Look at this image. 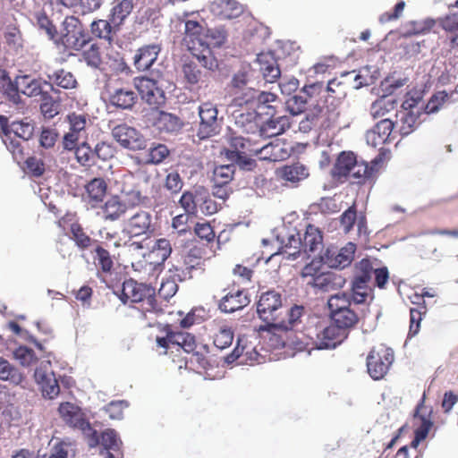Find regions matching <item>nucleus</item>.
I'll list each match as a JSON object with an SVG mask.
<instances>
[{"label":"nucleus","instance_id":"nucleus-18","mask_svg":"<svg viewBox=\"0 0 458 458\" xmlns=\"http://www.w3.org/2000/svg\"><path fill=\"white\" fill-rule=\"evenodd\" d=\"M403 110L399 111L396 114L395 122L402 136L411 134L420 123V110L415 104L408 101L403 104Z\"/></svg>","mask_w":458,"mask_h":458},{"label":"nucleus","instance_id":"nucleus-47","mask_svg":"<svg viewBox=\"0 0 458 458\" xmlns=\"http://www.w3.org/2000/svg\"><path fill=\"white\" fill-rule=\"evenodd\" d=\"M226 38L227 33L223 27L208 29L207 34H204V47H200V48L208 47L210 49V46L219 47L225 42Z\"/></svg>","mask_w":458,"mask_h":458},{"label":"nucleus","instance_id":"nucleus-22","mask_svg":"<svg viewBox=\"0 0 458 458\" xmlns=\"http://www.w3.org/2000/svg\"><path fill=\"white\" fill-rule=\"evenodd\" d=\"M382 161L383 157L381 155L377 156L370 164L364 161H357L349 176L357 179L358 183L365 182L367 181L372 182L376 177L379 165Z\"/></svg>","mask_w":458,"mask_h":458},{"label":"nucleus","instance_id":"nucleus-34","mask_svg":"<svg viewBox=\"0 0 458 458\" xmlns=\"http://www.w3.org/2000/svg\"><path fill=\"white\" fill-rule=\"evenodd\" d=\"M137 94L130 89H116L110 95V103L121 109H131L137 100Z\"/></svg>","mask_w":458,"mask_h":458},{"label":"nucleus","instance_id":"nucleus-21","mask_svg":"<svg viewBox=\"0 0 458 458\" xmlns=\"http://www.w3.org/2000/svg\"><path fill=\"white\" fill-rule=\"evenodd\" d=\"M277 176L284 181L286 184L293 187L307 179L310 175L309 168L300 162L291 163L279 167L276 170Z\"/></svg>","mask_w":458,"mask_h":458},{"label":"nucleus","instance_id":"nucleus-60","mask_svg":"<svg viewBox=\"0 0 458 458\" xmlns=\"http://www.w3.org/2000/svg\"><path fill=\"white\" fill-rule=\"evenodd\" d=\"M120 198L124 203L126 209L144 203L147 199L138 189L123 190Z\"/></svg>","mask_w":458,"mask_h":458},{"label":"nucleus","instance_id":"nucleus-57","mask_svg":"<svg viewBox=\"0 0 458 458\" xmlns=\"http://www.w3.org/2000/svg\"><path fill=\"white\" fill-rule=\"evenodd\" d=\"M94 253L95 264L98 266L103 272H110L113 267V260L108 250L98 244L94 249Z\"/></svg>","mask_w":458,"mask_h":458},{"label":"nucleus","instance_id":"nucleus-59","mask_svg":"<svg viewBox=\"0 0 458 458\" xmlns=\"http://www.w3.org/2000/svg\"><path fill=\"white\" fill-rule=\"evenodd\" d=\"M98 444H101L105 449L106 450H114L117 451L119 449L121 440L118 437V435L114 429H106L102 432L101 437H98V443L95 445L97 446Z\"/></svg>","mask_w":458,"mask_h":458},{"label":"nucleus","instance_id":"nucleus-32","mask_svg":"<svg viewBox=\"0 0 458 458\" xmlns=\"http://www.w3.org/2000/svg\"><path fill=\"white\" fill-rule=\"evenodd\" d=\"M155 125L160 131L174 133L179 131L183 123L177 115L160 111L156 117Z\"/></svg>","mask_w":458,"mask_h":458},{"label":"nucleus","instance_id":"nucleus-31","mask_svg":"<svg viewBox=\"0 0 458 458\" xmlns=\"http://www.w3.org/2000/svg\"><path fill=\"white\" fill-rule=\"evenodd\" d=\"M47 79L49 81H44L43 83L48 85L51 90L55 92H57L54 87L55 85L68 89L74 88L77 83L72 73L63 69L48 73Z\"/></svg>","mask_w":458,"mask_h":458},{"label":"nucleus","instance_id":"nucleus-51","mask_svg":"<svg viewBox=\"0 0 458 458\" xmlns=\"http://www.w3.org/2000/svg\"><path fill=\"white\" fill-rule=\"evenodd\" d=\"M425 398H426V395L424 394L422 398H421V400H420V402L418 403V405H417V407L415 409V412H414V418H418L420 420V424L415 429L414 434H417V435L420 436L423 438L427 437L430 428L433 426V422H432V420L429 418L432 411H429L428 416L420 413V409L424 405Z\"/></svg>","mask_w":458,"mask_h":458},{"label":"nucleus","instance_id":"nucleus-38","mask_svg":"<svg viewBox=\"0 0 458 458\" xmlns=\"http://www.w3.org/2000/svg\"><path fill=\"white\" fill-rule=\"evenodd\" d=\"M375 263H377L376 259H371L368 258L355 263L352 280L369 284L375 270Z\"/></svg>","mask_w":458,"mask_h":458},{"label":"nucleus","instance_id":"nucleus-35","mask_svg":"<svg viewBox=\"0 0 458 458\" xmlns=\"http://www.w3.org/2000/svg\"><path fill=\"white\" fill-rule=\"evenodd\" d=\"M251 100L257 102V108L259 114H265L268 116H274L276 114L275 106L271 103L275 102L276 97L275 94L266 91H259L255 89V94L251 96Z\"/></svg>","mask_w":458,"mask_h":458},{"label":"nucleus","instance_id":"nucleus-2","mask_svg":"<svg viewBox=\"0 0 458 458\" xmlns=\"http://www.w3.org/2000/svg\"><path fill=\"white\" fill-rule=\"evenodd\" d=\"M276 239L280 245V253L286 254L288 259H296L301 251L310 256L311 253L322 249L323 237L321 232L314 225H309L305 233L295 227H281L276 230Z\"/></svg>","mask_w":458,"mask_h":458},{"label":"nucleus","instance_id":"nucleus-24","mask_svg":"<svg viewBox=\"0 0 458 458\" xmlns=\"http://www.w3.org/2000/svg\"><path fill=\"white\" fill-rule=\"evenodd\" d=\"M210 11L222 19L231 20L239 17L244 8L236 0H214L210 4Z\"/></svg>","mask_w":458,"mask_h":458},{"label":"nucleus","instance_id":"nucleus-7","mask_svg":"<svg viewBox=\"0 0 458 458\" xmlns=\"http://www.w3.org/2000/svg\"><path fill=\"white\" fill-rule=\"evenodd\" d=\"M156 231L154 216L149 211L140 210L125 222L123 232L131 238H150Z\"/></svg>","mask_w":458,"mask_h":458},{"label":"nucleus","instance_id":"nucleus-26","mask_svg":"<svg viewBox=\"0 0 458 458\" xmlns=\"http://www.w3.org/2000/svg\"><path fill=\"white\" fill-rule=\"evenodd\" d=\"M184 40L191 51H198L199 47H204V27L198 21L188 20L184 24Z\"/></svg>","mask_w":458,"mask_h":458},{"label":"nucleus","instance_id":"nucleus-40","mask_svg":"<svg viewBox=\"0 0 458 458\" xmlns=\"http://www.w3.org/2000/svg\"><path fill=\"white\" fill-rule=\"evenodd\" d=\"M0 380L20 385L23 381V375L18 368L0 357Z\"/></svg>","mask_w":458,"mask_h":458},{"label":"nucleus","instance_id":"nucleus-13","mask_svg":"<svg viewBox=\"0 0 458 458\" xmlns=\"http://www.w3.org/2000/svg\"><path fill=\"white\" fill-rule=\"evenodd\" d=\"M34 377L44 397L53 400L59 394L60 386L55 374L51 369L50 360L41 361L35 369Z\"/></svg>","mask_w":458,"mask_h":458},{"label":"nucleus","instance_id":"nucleus-20","mask_svg":"<svg viewBox=\"0 0 458 458\" xmlns=\"http://www.w3.org/2000/svg\"><path fill=\"white\" fill-rule=\"evenodd\" d=\"M345 284V279L335 272H323L316 276L308 287L313 289L315 293H324L339 290Z\"/></svg>","mask_w":458,"mask_h":458},{"label":"nucleus","instance_id":"nucleus-8","mask_svg":"<svg viewBox=\"0 0 458 458\" xmlns=\"http://www.w3.org/2000/svg\"><path fill=\"white\" fill-rule=\"evenodd\" d=\"M63 27L62 40L65 47L80 50L89 41V33L77 17H66L63 22Z\"/></svg>","mask_w":458,"mask_h":458},{"label":"nucleus","instance_id":"nucleus-58","mask_svg":"<svg viewBox=\"0 0 458 458\" xmlns=\"http://www.w3.org/2000/svg\"><path fill=\"white\" fill-rule=\"evenodd\" d=\"M81 60L92 69H100L102 59L99 52V47L93 44L90 47L85 50L81 55Z\"/></svg>","mask_w":458,"mask_h":458},{"label":"nucleus","instance_id":"nucleus-5","mask_svg":"<svg viewBox=\"0 0 458 458\" xmlns=\"http://www.w3.org/2000/svg\"><path fill=\"white\" fill-rule=\"evenodd\" d=\"M162 69L151 70L150 77L136 78L135 87L141 99L154 108H158L165 102V91L161 86Z\"/></svg>","mask_w":458,"mask_h":458},{"label":"nucleus","instance_id":"nucleus-64","mask_svg":"<svg viewBox=\"0 0 458 458\" xmlns=\"http://www.w3.org/2000/svg\"><path fill=\"white\" fill-rule=\"evenodd\" d=\"M72 446L64 442L55 445L47 454H38L37 458H68Z\"/></svg>","mask_w":458,"mask_h":458},{"label":"nucleus","instance_id":"nucleus-63","mask_svg":"<svg viewBox=\"0 0 458 458\" xmlns=\"http://www.w3.org/2000/svg\"><path fill=\"white\" fill-rule=\"evenodd\" d=\"M447 98L448 94L445 90L435 93L424 106V112L426 114H435L438 112Z\"/></svg>","mask_w":458,"mask_h":458},{"label":"nucleus","instance_id":"nucleus-6","mask_svg":"<svg viewBox=\"0 0 458 458\" xmlns=\"http://www.w3.org/2000/svg\"><path fill=\"white\" fill-rule=\"evenodd\" d=\"M58 411L64 421L72 428L81 429L88 437L89 445L90 447H95V445L98 443V434L84 419V414L81 408L72 403L67 402L61 403Z\"/></svg>","mask_w":458,"mask_h":458},{"label":"nucleus","instance_id":"nucleus-39","mask_svg":"<svg viewBox=\"0 0 458 458\" xmlns=\"http://www.w3.org/2000/svg\"><path fill=\"white\" fill-rule=\"evenodd\" d=\"M170 154L168 148L161 143H151L148 148V154L142 160L137 157V163L158 165L162 163Z\"/></svg>","mask_w":458,"mask_h":458},{"label":"nucleus","instance_id":"nucleus-49","mask_svg":"<svg viewBox=\"0 0 458 458\" xmlns=\"http://www.w3.org/2000/svg\"><path fill=\"white\" fill-rule=\"evenodd\" d=\"M1 91L5 98L16 106H23V100L20 96V88L18 85V76L15 77L14 81H8L5 84L1 87Z\"/></svg>","mask_w":458,"mask_h":458},{"label":"nucleus","instance_id":"nucleus-41","mask_svg":"<svg viewBox=\"0 0 458 458\" xmlns=\"http://www.w3.org/2000/svg\"><path fill=\"white\" fill-rule=\"evenodd\" d=\"M105 218L114 221L119 219L127 211L124 203L118 196H113L103 206Z\"/></svg>","mask_w":458,"mask_h":458},{"label":"nucleus","instance_id":"nucleus-52","mask_svg":"<svg viewBox=\"0 0 458 458\" xmlns=\"http://www.w3.org/2000/svg\"><path fill=\"white\" fill-rule=\"evenodd\" d=\"M71 239L74 241L76 246L81 250L88 249L92 246L95 240L91 239L79 224L71 225Z\"/></svg>","mask_w":458,"mask_h":458},{"label":"nucleus","instance_id":"nucleus-23","mask_svg":"<svg viewBox=\"0 0 458 458\" xmlns=\"http://www.w3.org/2000/svg\"><path fill=\"white\" fill-rule=\"evenodd\" d=\"M255 154L259 155L261 159L276 162L290 156V148L280 140H275L260 148H256Z\"/></svg>","mask_w":458,"mask_h":458},{"label":"nucleus","instance_id":"nucleus-16","mask_svg":"<svg viewBox=\"0 0 458 458\" xmlns=\"http://www.w3.org/2000/svg\"><path fill=\"white\" fill-rule=\"evenodd\" d=\"M161 52V46L159 44L145 45L136 50L133 56V65L139 72L161 69L162 65L157 64V57Z\"/></svg>","mask_w":458,"mask_h":458},{"label":"nucleus","instance_id":"nucleus-29","mask_svg":"<svg viewBox=\"0 0 458 458\" xmlns=\"http://www.w3.org/2000/svg\"><path fill=\"white\" fill-rule=\"evenodd\" d=\"M261 118L258 112L250 111L242 113L235 117V125L247 134L259 133L260 135Z\"/></svg>","mask_w":458,"mask_h":458},{"label":"nucleus","instance_id":"nucleus-12","mask_svg":"<svg viewBox=\"0 0 458 458\" xmlns=\"http://www.w3.org/2000/svg\"><path fill=\"white\" fill-rule=\"evenodd\" d=\"M217 114V108L212 103L206 102L199 106L200 122L197 136L199 140H205L219 133L220 124Z\"/></svg>","mask_w":458,"mask_h":458},{"label":"nucleus","instance_id":"nucleus-17","mask_svg":"<svg viewBox=\"0 0 458 458\" xmlns=\"http://www.w3.org/2000/svg\"><path fill=\"white\" fill-rule=\"evenodd\" d=\"M356 245L348 242L345 246L337 250L335 248L327 249L323 255L320 256L321 261L332 268H344L348 267L354 258Z\"/></svg>","mask_w":458,"mask_h":458},{"label":"nucleus","instance_id":"nucleus-9","mask_svg":"<svg viewBox=\"0 0 458 458\" xmlns=\"http://www.w3.org/2000/svg\"><path fill=\"white\" fill-rule=\"evenodd\" d=\"M112 136L121 147L129 150L138 151L148 148V140L143 134L126 123L114 126Z\"/></svg>","mask_w":458,"mask_h":458},{"label":"nucleus","instance_id":"nucleus-28","mask_svg":"<svg viewBox=\"0 0 458 458\" xmlns=\"http://www.w3.org/2000/svg\"><path fill=\"white\" fill-rule=\"evenodd\" d=\"M172 253L171 242L165 238L157 239L152 250L147 256V259L155 267H161Z\"/></svg>","mask_w":458,"mask_h":458},{"label":"nucleus","instance_id":"nucleus-27","mask_svg":"<svg viewBox=\"0 0 458 458\" xmlns=\"http://www.w3.org/2000/svg\"><path fill=\"white\" fill-rule=\"evenodd\" d=\"M291 121L289 116H270L267 122L261 123L260 137L271 138L280 135L289 129Z\"/></svg>","mask_w":458,"mask_h":458},{"label":"nucleus","instance_id":"nucleus-11","mask_svg":"<svg viewBox=\"0 0 458 458\" xmlns=\"http://www.w3.org/2000/svg\"><path fill=\"white\" fill-rule=\"evenodd\" d=\"M393 360L394 353L391 349L381 346L377 350H371L367 358V368L369 376L375 380L383 378Z\"/></svg>","mask_w":458,"mask_h":458},{"label":"nucleus","instance_id":"nucleus-4","mask_svg":"<svg viewBox=\"0 0 458 458\" xmlns=\"http://www.w3.org/2000/svg\"><path fill=\"white\" fill-rule=\"evenodd\" d=\"M218 69V61L208 47L199 51H192V59L186 61L182 65V73L185 81L190 84L202 81L209 72Z\"/></svg>","mask_w":458,"mask_h":458},{"label":"nucleus","instance_id":"nucleus-10","mask_svg":"<svg viewBox=\"0 0 458 458\" xmlns=\"http://www.w3.org/2000/svg\"><path fill=\"white\" fill-rule=\"evenodd\" d=\"M162 332L165 333V335H157L156 338L158 347L167 349L170 345H177L187 353L195 351L197 344L194 335L185 332L174 331L170 325H165Z\"/></svg>","mask_w":458,"mask_h":458},{"label":"nucleus","instance_id":"nucleus-42","mask_svg":"<svg viewBox=\"0 0 458 458\" xmlns=\"http://www.w3.org/2000/svg\"><path fill=\"white\" fill-rule=\"evenodd\" d=\"M356 162L357 159L353 153L342 152L335 165L334 174L339 177L349 176Z\"/></svg>","mask_w":458,"mask_h":458},{"label":"nucleus","instance_id":"nucleus-43","mask_svg":"<svg viewBox=\"0 0 458 458\" xmlns=\"http://www.w3.org/2000/svg\"><path fill=\"white\" fill-rule=\"evenodd\" d=\"M86 191L90 199L91 207L102 202L106 191V183L102 178H94L86 185Z\"/></svg>","mask_w":458,"mask_h":458},{"label":"nucleus","instance_id":"nucleus-1","mask_svg":"<svg viewBox=\"0 0 458 458\" xmlns=\"http://www.w3.org/2000/svg\"><path fill=\"white\" fill-rule=\"evenodd\" d=\"M280 56L276 57L273 53H261L257 55L253 65L242 64L233 74L230 86L236 95H242V100L249 103L251 96L255 94V89L259 82V75L262 74L267 82L276 81L281 75Z\"/></svg>","mask_w":458,"mask_h":458},{"label":"nucleus","instance_id":"nucleus-36","mask_svg":"<svg viewBox=\"0 0 458 458\" xmlns=\"http://www.w3.org/2000/svg\"><path fill=\"white\" fill-rule=\"evenodd\" d=\"M18 137L10 132L0 130V139L6 147L7 150L12 154L15 162L20 164L24 160V151Z\"/></svg>","mask_w":458,"mask_h":458},{"label":"nucleus","instance_id":"nucleus-33","mask_svg":"<svg viewBox=\"0 0 458 458\" xmlns=\"http://www.w3.org/2000/svg\"><path fill=\"white\" fill-rule=\"evenodd\" d=\"M134 0H115L110 13V21L114 27H120L131 13Z\"/></svg>","mask_w":458,"mask_h":458},{"label":"nucleus","instance_id":"nucleus-30","mask_svg":"<svg viewBox=\"0 0 458 458\" xmlns=\"http://www.w3.org/2000/svg\"><path fill=\"white\" fill-rule=\"evenodd\" d=\"M250 303V299L247 293L242 290H238L234 293L226 294L219 303V309L222 312L232 313L238 310L242 309Z\"/></svg>","mask_w":458,"mask_h":458},{"label":"nucleus","instance_id":"nucleus-45","mask_svg":"<svg viewBox=\"0 0 458 458\" xmlns=\"http://www.w3.org/2000/svg\"><path fill=\"white\" fill-rule=\"evenodd\" d=\"M202 199V190L196 191L195 194L186 191L180 198V205L185 210V213L191 216H197L199 204Z\"/></svg>","mask_w":458,"mask_h":458},{"label":"nucleus","instance_id":"nucleus-48","mask_svg":"<svg viewBox=\"0 0 458 458\" xmlns=\"http://www.w3.org/2000/svg\"><path fill=\"white\" fill-rule=\"evenodd\" d=\"M305 309L301 305L293 306L288 312V322L271 324L273 327L282 328L284 330H296L299 324L301 322V318L304 315Z\"/></svg>","mask_w":458,"mask_h":458},{"label":"nucleus","instance_id":"nucleus-25","mask_svg":"<svg viewBox=\"0 0 458 458\" xmlns=\"http://www.w3.org/2000/svg\"><path fill=\"white\" fill-rule=\"evenodd\" d=\"M394 123L390 119H382L366 133L367 143L374 148L384 144L388 140Z\"/></svg>","mask_w":458,"mask_h":458},{"label":"nucleus","instance_id":"nucleus-53","mask_svg":"<svg viewBox=\"0 0 458 458\" xmlns=\"http://www.w3.org/2000/svg\"><path fill=\"white\" fill-rule=\"evenodd\" d=\"M370 293L371 287L369 284L352 280V293L350 295L352 296L353 304L365 303Z\"/></svg>","mask_w":458,"mask_h":458},{"label":"nucleus","instance_id":"nucleus-46","mask_svg":"<svg viewBox=\"0 0 458 458\" xmlns=\"http://www.w3.org/2000/svg\"><path fill=\"white\" fill-rule=\"evenodd\" d=\"M352 303L353 301L352 300L350 293L339 292L335 294L331 295L327 301L330 315L335 314V312H339L341 310L351 309Z\"/></svg>","mask_w":458,"mask_h":458},{"label":"nucleus","instance_id":"nucleus-37","mask_svg":"<svg viewBox=\"0 0 458 458\" xmlns=\"http://www.w3.org/2000/svg\"><path fill=\"white\" fill-rule=\"evenodd\" d=\"M18 85L20 95H25L29 98H35L42 93V81L30 75H18Z\"/></svg>","mask_w":458,"mask_h":458},{"label":"nucleus","instance_id":"nucleus-62","mask_svg":"<svg viewBox=\"0 0 458 458\" xmlns=\"http://www.w3.org/2000/svg\"><path fill=\"white\" fill-rule=\"evenodd\" d=\"M233 340V330L226 327L223 326L219 328L218 333L215 335L214 344L218 349H225L230 346Z\"/></svg>","mask_w":458,"mask_h":458},{"label":"nucleus","instance_id":"nucleus-19","mask_svg":"<svg viewBox=\"0 0 458 458\" xmlns=\"http://www.w3.org/2000/svg\"><path fill=\"white\" fill-rule=\"evenodd\" d=\"M0 130L10 132L19 139L27 141L32 138L35 125L32 120L29 117L10 123L6 116L0 115Z\"/></svg>","mask_w":458,"mask_h":458},{"label":"nucleus","instance_id":"nucleus-56","mask_svg":"<svg viewBox=\"0 0 458 458\" xmlns=\"http://www.w3.org/2000/svg\"><path fill=\"white\" fill-rule=\"evenodd\" d=\"M75 156L77 161L83 166H91L96 164L94 148L87 142H83L76 148Z\"/></svg>","mask_w":458,"mask_h":458},{"label":"nucleus","instance_id":"nucleus-50","mask_svg":"<svg viewBox=\"0 0 458 458\" xmlns=\"http://www.w3.org/2000/svg\"><path fill=\"white\" fill-rule=\"evenodd\" d=\"M90 28L93 35L110 42L112 40V34L118 30L119 27H114L111 21L98 20L92 21Z\"/></svg>","mask_w":458,"mask_h":458},{"label":"nucleus","instance_id":"nucleus-15","mask_svg":"<svg viewBox=\"0 0 458 458\" xmlns=\"http://www.w3.org/2000/svg\"><path fill=\"white\" fill-rule=\"evenodd\" d=\"M282 308V295L280 293L270 290L263 293L257 304V313L260 319L270 323L278 316V310Z\"/></svg>","mask_w":458,"mask_h":458},{"label":"nucleus","instance_id":"nucleus-3","mask_svg":"<svg viewBox=\"0 0 458 458\" xmlns=\"http://www.w3.org/2000/svg\"><path fill=\"white\" fill-rule=\"evenodd\" d=\"M333 323L317 334V349H334L349 335V330L359 321L356 312L351 308L330 315Z\"/></svg>","mask_w":458,"mask_h":458},{"label":"nucleus","instance_id":"nucleus-54","mask_svg":"<svg viewBox=\"0 0 458 458\" xmlns=\"http://www.w3.org/2000/svg\"><path fill=\"white\" fill-rule=\"evenodd\" d=\"M226 157L234 166L238 165L240 169L244 171H252L257 165L256 161L248 157L246 152L226 151Z\"/></svg>","mask_w":458,"mask_h":458},{"label":"nucleus","instance_id":"nucleus-61","mask_svg":"<svg viewBox=\"0 0 458 458\" xmlns=\"http://www.w3.org/2000/svg\"><path fill=\"white\" fill-rule=\"evenodd\" d=\"M234 171L233 164L216 167L214 170L215 183L226 185L233 179Z\"/></svg>","mask_w":458,"mask_h":458},{"label":"nucleus","instance_id":"nucleus-55","mask_svg":"<svg viewBox=\"0 0 458 458\" xmlns=\"http://www.w3.org/2000/svg\"><path fill=\"white\" fill-rule=\"evenodd\" d=\"M307 102V96L296 93L285 99V108L292 115H298L305 111Z\"/></svg>","mask_w":458,"mask_h":458},{"label":"nucleus","instance_id":"nucleus-44","mask_svg":"<svg viewBox=\"0 0 458 458\" xmlns=\"http://www.w3.org/2000/svg\"><path fill=\"white\" fill-rule=\"evenodd\" d=\"M396 100L394 98H389L385 94L380 98L374 101L370 106V114L373 118H380L385 116L388 112L394 109Z\"/></svg>","mask_w":458,"mask_h":458},{"label":"nucleus","instance_id":"nucleus-14","mask_svg":"<svg viewBox=\"0 0 458 458\" xmlns=\"http://www.w3.org/2000/svg\"><path fill=\"white\" fill-rule=\"evenodd\" d=\"M154 295L155 288L131 279L123 284L120 299L123 303H127L128 301L140 302L146 300L152 306L155 301Z\"/></svg>","mask_w":458,"mask_h":458}]
</instances>
